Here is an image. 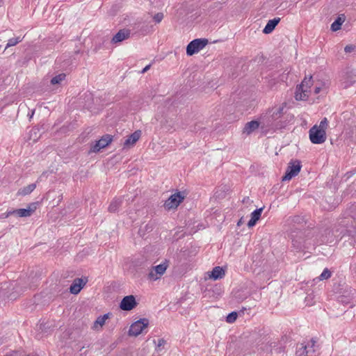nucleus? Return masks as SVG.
Wrapping results in <instances>:
<instances>
[{
    "label": "nucleus",
    "mask_w": 356,
    "mask_h": 356,
    "mask_svg": "<svg viewBox=\"0 0 356 356\" xmlns=\"http://www.w3.org/2000/svg\"><path fill=\"white\" fill-rule=\"evenodd\" d=\"M130 36V31L127 29L120 30L112 38L113 43H118L129 38Z\"/></svg>",
    "instance_id": "13"
},
{
    "label": "nucleus",
    "mask_w": 356,
    "mask_h": 356,
    "mask_svg": "<svg viewBox=\"0 0 356 356\" xmlns=\"http://www.w3.org/2000/svg\"><path fill=\"white\" fill-rule=\"evenodd\" d=\"M353 49H354V46H353V45H347L344 48V51L346 53H350V52L353 51Z\"/></svg>",
    "instance_id": "34"
},
{
    "label": "nucleus",
    "mask_w": 356,
    "mask_h": 356,
    "mask_svg": "<svg viewBox=\"0 0 356 356\" xmlns=\"http://www.w3.org/2000/svg\"><path fill=\"white\" fill-rule=\"evenodd\" d=\"M184 197L185 196L183 193L177 192L169 197L165 202L164 207L168 210L176 209L184 200Z\"/></svg>",
    "instance_id": "6"
},
{
    "label": "nucleus",
    "mask_w": 356,
    "mask_h": 356,
    "mask_svg": "<svg viewBox=\"0 0 356 356\" xmlns=\"http://www.w3.org/2000/svg\"><path fill=\"white\" fill-rule=\"evenodd\" d=\"M350 209H352V208ZM353 209H355V207H353Z\"/></svg>",
    "instance_id": "44"
},
{
    "label": "nucleus",
    "mask_w": 356,
    "mask_h": 356,
    "mask_svg": "<svg viewBox=\"0 0 356 356\" xmlns=\"http://www.w3.org/2000/svg\"><path fill=\"white\" fill-rule=\"evenodd\" d=\"M149 321L146 318L140 319L131 324L129 330L130 336L137 337L140 334L143 330L148 325Z\"/></svg>",
    "instance_id": "7"
},
{
    "label": "nucleus",
    "mask_w": 356,
    "mask_h": 356,
    "mask_svg": "<svg viewBox=\"0 0 356 356\" xmlns=\"http://www.w3.org/2000/svg\"><path fill=\"white\" fill-rule=\"evenodd\" d=\"M243 223V218H241L237 222L238 226H241Z\"/></svg>",
    "instance_id": "39"
},
{
    "label": "nucleus",
    "mask_w": 356,
    "mask_h": 356,
    "mask_svg": "<svg viewBox=\"0 0 356 356\" xmlns=\"http://www.w3.org/2000/svg\"><path fill=\"white\" fill-rule=\"evenodd\" d=\"M345 20L343 15L337 17V19L332 24L331 29L333 31H337L341 29V26Z\"/></svg>",
    "instance_id": "20"
},
{
    "label": "nucleus",
    "mask_w": 356,
    "mask_h": 356,
    "mask_svg": "<svg viewBox=\"0 0 356 356\" xmlns=\"http://www.w3.org/2000/svg\"><path fill=\"white\" fill-rule=\"evenodd\" d=\"M111 315V313L105 314L103 316H99L96 321L94 322L92 329L99 330L102 328L104 325L106 323V321L110 318V316Z\"/></svg>",
    "instance_id": "14"
},
{
    "label": "nucleus",
    "mask_w": 356,
    "mask_h": 356,
    "mask_svg": "<svg viewBox=\"0 0 356 356\" xmlns=\"http://www.w3.org/2000/svg\"><path fill=\"white\" fill-rule=\"evenodd\" d=\"M35 188H36L35 184H31L21 188L18 191V194L22 195H27L30 194L32 191H33Z\"/></svg>",
    "instance_id": "21"
},
{
    "label": "nucleus",
    "mask_w": 356,
    "mask_h": 356,
    "mask_svg": "<svg viewBox=\"0 0 356 356\" xmlns=\"http://www.w3.org/2000/svg\"><path fill=\"white\" fill-rule=\"evenodd\" d=\"M313 84L312 76L305 77L302 83L297 86L295 98L298 101H305L311 93L310 88Z\"/></svg>",
    "instance_id": "1"
},
{
    "label": "nucleus",
    "mask_w": 356,
    "mask_h": 356,
    "mask_svg": "<svg viewBox=\"0 0 356 356\" xmlns=\"http://www.w3.org/2000/svg\"><path fill=\"white\" fill-rule=\"evenodd\" d=\"M121 204H122L121 199L118 198V199L113 200L111 202V204H110V205L108 207V211L110 212H115V211H117Z\"/></svg>",
    "instance_id": "22"
},
{
    "label": "nucleus",
    "mask_w": 356,
    "mask_h": 356,
    "mask_svg": "<svg viewBox=\"0 0 356 356\" xmlns=\"http://www.w3.org/2000/svg\"><path fill=\"white\" fill-rule=\"evenodd\" d=\"M331 271L328 268H325L322 273L320 275L318 279L320 280H327L331 277Z\"/></svg>",
    "instance_id": "26"
},
{
    "label": "nucleus",
    "mask_w": 356,
    "mask_h": 356,
    "mask_svg": "<svg viewBox=\"0 0 356 356\" xmlns=\"http://www.w3.org/2000/svg\"><path fill=\"white\" fill-rule=\"evenodd\" d=\"M149 68H150V65H147V66H146V67H145L143 68V70H142V73H145V72H147Z\"/></svg>",
    "instance_id": "37"
},
{
    "label": "nucleus",
    "mask_w": 356,
    "mask_h": 356,
    "mask_svg": "<svg viewBox=\"0 0 356 356\" xmlns=\"http://www.w3.org/2000/svg\"><path fill=\"white\" fill-rule=\"evenodd\" d=\"M236 318H237V313L235 312H233L230 313L229 314H228V316H227L226 321L227 323H234L236 320Z\"/></svg>",
    "instance_id": "28"
},
{
    "label": "nucleus",
    "mask_w": 356,
    "mask_h": 356,
    "mask_svg": "<svg viewBox=\"0 0 356 356\" xmlns=\"http://www.w3.org/2000/svg\"><path fill=\"white\" fill-rule=\"evenodd\" d=\"M37 203L31 204L27 209H16V215L19 217H29L36 210Z\"/></svg>",
    "instance_id": "12"
},
{
    "label": "nucleus",
    "mask_w": 356,
    "mask_h": 356,
    "mask_svg": "<svg viewBox=\"0 0 356 356\" xmlns=\"http://www.w3.org/2000/svg\"><path fill=\"white\" fill-rule=\"evenodd\" d=\"M280 18L279 17H276L269 20L266 26L264 27L263 32L266 34L270 33L274 30L277 24L280 22Z\"/></svg>",
    "instance_id": "18"
},
{
    "label": "nucleus",
    "mask_w": 356,
    "mask_h": 356,
    "mask_svg": "<svg viewBox=\"0 0 356 356\" xmlns=\"http://www.w3.org/2000/svg\"><path fill=\"white\" fill-rule=\"evenodd\" d=\"M112 141V136L111 135H105L100 140L96 141L95 144L91 147V152H97L101 149L108 146Z\"/></svg>",
    "instance_id": "9"
},
{
    "label": "nucleus",
    "mask_w": 356,
    "mask_h": 356,
    "mask_svg": "<svg viewBox=\"0 0 356 356\" xmlns=\"http://www.w3.org/2000/svg\"><path fill=\"white\" fill-rule=\"evenodd\" d=\"M169 266V261L164 260L161 264L152 266L147 275V278L151 281L159 280L163 275Z\"/></svg>",
    "instance_id": "2"
},
{
    "label": "nucleus",
    "mask_w": 356,
    "mask_h": 356,
    "mask_svg": "<svg viewBox=\"0 0 356 356\" xmlns=\"http://www.w3.org/2000/svg\"><path fill=\"white\" fill-rule=\"evenodd\" d=\"M309 139L314 144H322L326 140V132L318 129L317 124L309 129Z\"/></svg>",
    "instance_id": "4"
},
{
    "label": "nucleus",
    "mask_w": 356,
    "mask_h": 356,
    "mask_svg": "<svg viewBox=\"0 0 356 356\" xmlns=\"http://www.w3.org/2000/svg\"><path fill=\"white\" fill-rule=\"evenodd\" d=\"M328 127V121L326 118H324L320 122L318 125H317V128L320 130H323L326 132V129Z\"/></svg>",
    "instance_id": "27"
},
{
    "label": "nucleus",
    "mask_w": 356,
    "mask_h": 356,
    "mask_svg": "<svg viewBox=\"0 0 356 356\" xmlns=\"http://www.w3.org/2000/svg\"><path fill=\"white\" fill-rule=\"evenodd\" d=\"M65 77H66L65 74H64V73L59 74L58 75H56V76L53 77L51 79V83L52 85L60 84L63 81L65 80Z\"/></svg>",
    "instance_id": "23"
},
{
    "label": "nucleus",
    "mask_w": 356,
    "mask_h": 356,
    "mask_svg": "<svg viewBox=\"0 0 356 356\" xmlns=\"http://www.w3.org/2000/svg\"><path fill=\"white\" fill-rule=\"evenodd\" d=\"M165 343H166V341L163 339H159L158 340L157 343L156 344V350L157 351L161 350V348L163 347Z\"/></svg>",
    "instance_id": "30"
},
{
    "label": "nucleus",
    "mask_w": 356,
    "mask_h": 356,
    "mask_svg": "<svg viewBox=\"0 0 356 356\" xmlns=\"http://www.w3.org/2000/svg\"><path fill=\"white\" fill-rule=\"evenodd\" d=\"M22 40L21 37L13 38L8 40L6 49L15 46Z\"/></svg>",
    "instance_id": "25"
},
{
    "label": "nucleus",
    "mask_w": 356,
    "mask_h": 356,
    "mask_svg": "<svg viewBox=\"0 0 356 356\" xmlns=\"http://www.w3.org/2000/svg\"><path fill=\"white\" fill-rule=\"evenodd\" d=\"M5 214H6V218H8V217H9L10 216H12V215H16V209L15 210L8 211Z\"/></svg>",
    "instance_id": "35"
},
{
    "label": "nucleus",
    "mask_w": 356,
    "mask_h": 356,
    "mask_svg": "<svg viewBox=\"0 0 356 356\" xmlns=\"http://www.w3.org/2000/svg\"><path fill=\"white\" fill-rule=\"evenodd\" d=\"M225 276V270L222 267L216 266L211 272L210 277L214 280L221 279Z\"/></svg>",
    "instance_id": "19"
},
{
    "label": "nucleus",
    "mask_w": 356,
    "mask_h": 356,
    "mask_svg": "<svg viewBox=\"0 0 356 356\" xmlns=\"http://www.w3.org/2000/svg\"><path fill=\"white\" fill-rule=\"evenodd\" d=\"M306 350L307 348L305 347V344L300 343L297 346L296 356H307L306 355Z\"/></svg>",
    "instance_id": "24"
},
{
    "label": "nucleus",
    "mask_w": 356,
    "mask_h": 356,
    "mask_svg": "<svg viewBox=\"0 0 356 356\" xmlns=\"http://www.w3.org/2000/svg\"><path fill=\"white\" fill-rule=\"evenodd\" d=\"M307 348L306 355L307 356H317L318 355V348L315 344V341L312 339L307 344H305Z\"/></svg>",
    "instance_id": "16"
},
{
    "label": "nucleus",
    "mask_w": 356,
    "mask_h": 356,
    "mask_svg": "<svg viewBox=\"0 0 356 356\" xmlns=\"http://www.w3.org/2000/svg\"><path fill=\"white\" fill-rule=\"evenodd\" d=\"M140 131H136L135 132L129 135L123 143V148L129 149L133 147L136 143V142L140 139Z\"/></svg>",
    "instance_id": "11"
},
{
    "label": "nucleus",
    "mask_w": 356,
    "mask_h": 356,
    "mask_svg": "<svg viewBox=\"0 0 356 356\" xmlns=\"http://www.w3.org/2000/svg\"><path fill=\"white\" fill-rule=\"evenodd\" d=\"M283 109H284L283 106H280L277 108H276V110L273 112V113L272 115L273 118L275 119L279 118L282 113Z\"/></svg>",
    "instance_id": "29"
},
{
    "label": "nucleus",
    "mask_w": 356,
    "mask_h": 356,
    "mask_svg": "<svg viewBox=\"0 0 356 356\" xmlns=\"http://www.w3.org/2000/svg\"><path fill=\"white\" fill-rule=\"evenodd\" d=\"M314 297H315V296L313 295L312 293L308 294L307 296V297L305 298V302H306L307 305H312L314 304V302L312 300L314 298Z\"/></svg>",
    "instance_id": "31"
},
{
    "label": "nucleus",
    "mask_w": 356,
    "mask_h": 356,
    "mask_svg": "<svg viewBox=\"0 0 356 356\" xmlns=\"http://www.w3.org/2000/svg\"><path fill=\"white\" fill-rule=\"evenodd\" d=\"M6 289L7 288L3 289V296H5V295H6L8 293V291H6Z\"/></svg>",
    "instance_id": "41"
},
{
    "label": "nucleus",
    "mask_w": 356,
    "mask_h": 356,
    "mask_svg": "<svg viewBox=\"0 0 356 356\" xmlns=\"http://www.w3.org/2000/svg\"><path fill=\"white\" fill-rule=\"evenodd\" d=\"M264 208L257 209L251 213V218L248 222V226L252 227L254 226L257 222L259 220Z\"/></svg>",
    "instance_id": "17"
},
{
    "label": "nucleus",
    "mask_w": 356,
    "mask_h": 356,
    "mask_svg": "<svg viewBox=\"0 0 356 356\" xmlns=\"http://www.w3.org/2000/svg\"><path fill=\"white\" fill-rule=\"evenodd\" d=\"M259 127V123L257 120H252L245 124L243 132L247 135L251 134L253 131L257 130Z\"/></svg>",
    "instance_id": "15"
},
{
    "label": "nucleus",
    "mask_w": 356,
    "mask_h": 356,
    "mask_svg": "<svg viewBox=\"0 0 356 356\" xmlns=\"http://www.w3.org/2000/svg\"><path fill=\"white\" fill-rule=\"evenodd\" d=\"M300 162L298 160L292 161L289 163L285 175L282 177V181L291 180L293 177L298 175L301 170Z\"/></svg>",
    "instance_id": "5"
},
{
    "label": "nucleus",
    "mask_w": 356,
    "mask_h": 356,
    "mask_svg": "<svg viewBox=\"0 0 356 356\" xmlns=\"http://www.w3.org/2000/svg\"><path fill=\"white\" fill-rule=\"evenodd\" d=\"M137 305L136 298L134 296L130 295L125 296L121 301L120 307L124 311H130L133 309Z\"/></svg>",
    "instance_id": "8"
},
{
    "label": "nucleus",
    "mask_w": 356,
    "mask_h": 356,
    "mask_svg": "<svg viewBox=\"0 0 356 356\" xmlns=\"http://www.w3.org/2000/svg\"><path fill=\"white\" fill-rule=\"evenodd\" d=\"M87 282L88 279L86 277L75 279L70 287V293L72 294H78L86 284Z\"/></svg>",
    "instance_id": "10"
},
{
    "label": "nucleus",
    "mask_w": 356,
    "mask_h": 356,
    "mask_svg": "<svg viewBox=\"0 0 356 356\" xmlns=\"http://www.w3.org/2000/svg\"><path fill=\"white\" fill-rule=\"evenodd\" d=\"M14 293H12L8 296V298L10 299H14L16 298V296L13 294Z\"/></svg>",
    "instance_id": "38"
},
{
    "label": "nucleus",
    "mask_w": 356,
    "mask_h": 356,
    "mask_svg": "<svg viewBox=\"0 0 356 356\" xmlns=\"http://www.w3.org/2000/svg\"><path fill=\"white\" fill-rule=\"evenodd\" d=\"M351 213H352V211H350V214L351 215L352 218H355V216Z\"/></svg>",
    "instance_id": "42"
},
{
    "label": "nucleus",
    "mask_w": 356,
    "mask_h": 356,
    "mask_svg": "<svg viewBox=\"0 0 356 356\" xmlns=\"http://www.w3.org/2000/svg\"><path fill=\"white\" fill-rule=\"evenodd\" d=\"M324 86H325L324 84H323L322 86H316V87L314 88V93L318 94L321 90H323V88Z\"/></svg>",
    "instance_id": "33"
},
{
    "label": "nucleus",
    "mask_w": 356,
    "mask_h": 356,
    "mask_svg": "<svg viewBox=\"0 0 356 356\" xmlns=\"http://www.w3.org/2000/svg\"><path fill=\"white\" fill-rule=\"evenodd\" d=\"M293 245H295V243H296L297 241L295 240H293Z\"/></svg>",
    "instance_id": "43"
},
{
    "label": "nucleus",
    "mask_w": 356,
    "mask_h": 356,
    "mask_svg": "<svg viewBox=\"0 0 356 356\" xmlns=\"http://www.w3.org/2000/svg\"><path fill=\"white\" fill-rule=\"evenodd\" d=\"M298 248L300 250L305 249V248H309V247L307 245L306 241L304 242V244L302 245V246H300V247H298Z\"/></svg>",
    "instance_id": "36"
},
{
    "label": "nucleus",
    "mask_w": 356,
    "mask_h": 356,
    "mask_svg": "<svg viewBox=\"0 0 356 356\" xmlns=\"http://www.w3.org/2000/svg\"><path fill=\"white\" fill-rule=\"evenodd\" d=\"M153 19L156 23H160L163 19V14L162 13H158L154 15Z\"/></svg>",
    "instance_id": "32"
},
{
    "label": "nucleus",
    "mask_w": 356,
    "mask_h": 356,
    "mask_svg": "<svg viewBox=\"0 0 356 356\" xmlns=\"http://www.w3.org/2000/svg\"><path fill=\"white\" fill-rule=\"evenodd\" d=\"M250 200L249 197H245L243 200V202H248Z\"/></svg>",
    "instance_id": "40"
},
{
    "label": "nucleus",
    "mask_w": 356,
    "mask_h": 356,
    "mask_svg": "<svg viewBox=\"0 0 356 356\" xmlns=\"http://www.w3.org/2000/svg\"><path fill=\"white\" fill-rule=\"evenodd\" d=\"M208 44V40L206 38H199L192 40L186 47V54L193 56L203 49Z\"/></svg>",
    "instance_id": "3"
}]
</instances>
